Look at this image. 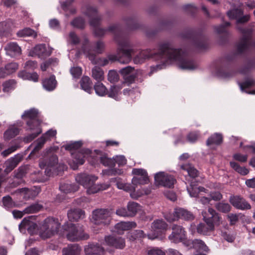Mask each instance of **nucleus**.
<instances>
[{"mask_svg":"<svg viewBox=\"0 0 255 255\" xmlns=\"http://www.w3.org/2000/svg\"><path fill=\"white\" fill-rule=\"evenodd\" d=\"M42 83L43 88L48 91L54 90L57 84L55 76L54 75H52L49 78L43 79Z\"/></svg>","mask_w":255,"mask_h":255,"instance_id":"26","label":"nucleus"},{"mask_svg":"<svg viewBox=\"0 0 255 255\" xmlns=\"http://www.w3.org/2000/svg\"><path fill=\"white\" fill-rule=\"evenodd\" d=\"M82 145V143L81 141H75L65 145L64 147L66 150L74 152L80 149Z\"/></svg>","mask_w":255,"mask_h":255,"instance_id":"54","label":"nucleus"},{"mask_svg":"<svg viewBox=\"0 0 255 255\" xmlns=\"http://www.w3.org/2000/svg\"><path fill=\"white\" fill-rule=\"evenodd\" d=\"M168 225L163 220H155L151 224V233L147 234L149 239L153 240L165 233L167 229Z\"/></svg>","mask_w":255,"mask_h":255,"instance_id":"9","label":"nucleus"},{"mask_svg":"<svg viewBox=\"0 0 255 255\" xmlns=\"http://www.w3.org/2000/svg\"><path fill=\"white\" fill-rule=\"evenodd\" d=\"M86 14L90 18V24L95 28L94 33L96 36L101 37L105 35L106 31H109L114 34L118 38L121 39L123 37V32L120 27L118 25H112L108 29L100 28L98 26L100 24L101 21V16L98 15L97 10L96 8L88 6L87 8Z\"/></svg>","mask_w":255,"mask_h":255,"instance_id":"2","label":"nucleus"},{"mask_svg":"<svg viewBox=\"0 0 255 255\" xmlns=\"http://www.w3.org/2000/svg\"><path fill=\"white\" fill-rule=\"evenodd\" d=\"M21 160V158L19 156L16 155L6 161L5 163V168L4 172L8 173L11 172L17 166Z\"/></svg>","mask_w":255,"mask_h":255,"instance_id":"29","label":"nucleus"},{"mask_svg":"<svg viewBox=\"0 0 255 255\" xmlns=\"http://www.w3.org/2000/svg\"><path fill=\"white\" fill-rule=\"evenodd\" d=\"M81 48L83 53L86 55L87 57L89 58V59L93 64H99L101 66H104L109 63V60L107 59H96V55L95 53H92L91 50L90 49L88 44V39L87 38H84L82 42Z\"/></svg>","mask_w":255,"mask_h":255,"instance_id":"11","label":"nucleus"},{"mask_svg":"<svg viewBox=\"0 0 255 255\" xmlns=\"http://www.w3.org/2000/svg\"><path fill=\"white\" fill-rule=\"evenodd\" d=\"M237 29L243 36L237 45V52L242 54L250 48L253 31L252 28H243L239 26H237Z\"/></svg>","mask_w":255,"mask_h":255,"instance_id":"6","label":"nucleus"},{"mask_svg":"<svg viewBox=\"0 0 255 255\" xmlns=\"http://www.w3.org/2000/svg\"><path fill=\"white\" fill-rule=\"evenodd\" d=\"M10 29L9 25L6 22H0V35H4L7 34Z\"/></svg>","mask_w":255,"mask_h":255,"instance_id":"62","label":"nucleus"},{"mask_svg":"<svg viewBox=\"0 0 255 255\" xmlns=\"http://www.w3.org/2000/svg\"><path fill=\"white\" fill-rule=\"evenodd\" d=\"M240 88L243 91L249 94L255 95V90L252 91H246V89L250 88L255 85V81L253 79H249L246 81L240 83Z\"/></svg>","mask_w":255,"mask_h":255,"instance_id":"38","label":"nucleus"},{"mask_svg":"<svg viewBox=\"0 0 255 255\" xmlns=\"http://www.w3.org/2000/svg\"><path fill=\"white\" fill-rule=\"evenodd\" d=\"M86 188L87 189V192L89 194H95L97 193L99 191L103 190L101 185H96L95 183H93Z\"/></svg>","mask_w":255,"mask_h":255,"instance_id":"58","label":"nucleus"},{"mask_svg":"<svg viewBox=\"0 0 255 255\" xmlns=\"http://www.w3.org/2000/svg\"><path fill=\"white\" fill-rule=\"evenodd\" d=\"M61 223L57 218L48 217L43 221L40 227L39 236L43 239L50 238L57 234Z\"/></svg>","mask_w":255,"mask_h":255,"instance_id":"5","label":"nucleus"},{"mask_svg":"<svg viewBox=\"0 0 255 255\" xmlns=\"http://www.w3.org/2000/svg\"><path fill=\"white\" fill-rule=\"evenodd\" d=\"M42 208V206L39 204H34L26 207L24 212L26 214H31L39 211Z\"/></svg>","mask_w":255,"mask_h":255,"instance_id":"55","label":"nucleus"},{"mask_svg":"<svg viewBox=\"0 0 255 255\" xmlns=\"http://www.w3.org/2000/svg\"><path fill=\"white\" fill-rule=\"evenodd\" d=\"M96 93L100 96L106 95L107 89L101 82H97L94 86Z\"/></svg>","mask_w":255,"mask_h":255,"instance_id":"45","label":"nucleus"},{"mask_svg":"<svg viewBox=\"0 0 255 255\" xmlns=\"http://www.w3.org/2000/svg\"><path fill=\"white\" fill-rule=\"evenodd\" d=\"M86 255H104V248L97 243H89L84 248Z\"/></svg>","mask_w":255,"mask_h":255,"instance_id":"19","label":"nucleus"},{"mask_svg":"<svg viewBox=\"0 0 255 255\" xmlns=\"http://www.w3.org/2000/svg\"><path fill=\"white\" fill-rule=\"evenodd\" d=\"M9 75L15 72L18 69V64L16 62H10L4 66Z\"/></svg>","mask_w":255,"mask_h":255,"instance_id":"56","label":"nucleus"},{"mask_svg":"<svg viewBox=\"0 0 255 255\" xmlns=\"http://www.w3.org/2000/svg\"><path fill=\"white\" fill-rule=\"evenodd\" d=\"M215 207L218 211L223 213H229L232 209V207L229 203L223 202L217 203Z\"/></svg>","mask_w":255,"mask_h":255,"instance_id":"48","label":"nucleus"},{"mask_svg":"<svg viewBox=\"0 0 255 255\" xmlns=\"http://www.w3.org/2000/svg\"><path fill=\"white\" fill-rule=\"evenodd\" d=\"M4 49L6 55L11 57H16L20 56L21 54V49L16 42H8L4 47Z\"/></svg>","mask_w":255,"mask_h":255,"instance_id":"22","label":"nucleus"},{"mask_svg":"<svg viewBox=\"0 0 255 255\" xmlns=\"http://www.w3.org/2000/svg\"><path fill=\"white\" fill-rule=\"evenodd\" d=\"M115 40L119 45L117 54L109 55V61H118L122 64L128 63L131 60V53L133 52V49L130 48L131 46L128 40L124 37L119 39L117 36L115 37Z\"/></svg>","mask_w":255,"mask_h":255,"instance_id":"3","label":"nucleus"},{"mask_svg":"<svg viewBox=\"0 0 255 255\" xmlns=\"http://www.w3.org/2000/svg\"><path fill=\"white\" fill-rule=\"evenodd\" d=\"M136 227L134 222H121L115 225V229L119 234H123L124 231L129 230Z\"/></svg>","mask_w":255,"mask_h":255,"instance_id":"25","label":"nucleus"},{"mask_svg":"<svg viewBox=\"0 0 255 255\" xmlns=\"http://www.w3.org/2000/svg\"><path fill=\"white\" fill-rule=\"evenodd\" d=\"M38 111L34 109H31L28 111H25L22 116L23 119H28L26 122L27 125L29 127V129H32L33 126H40L38 118Z\"/></svg>","mask_w":255,"mask_h":255,"instance_id":"16","label":"nucleus"},{"mask_svg":"<svg viewBox=\"0 0 255 255\" xmlns=\"http://www.w3.org/2000/svg\"><path fill=\"white\" fill-rule=\"evenodd\" d=\"M175 213L178 215V219H181L185 221H192L195 218L194 215L191 212L183 208H176Z\"/></svg>","mask_w":255,"mask_h":255,"instance_id":"27","label":"nucleus"},{"mask_svg":"<svg viewBox=\"0 0 255 255\" xmlns=\"http://www.w3.org/2000/svg\"><path fill=\"white\" fill-rule=\"evenodd\" d=\"M91 150L88 149H83L80 151H76L71 152V155L73 158V161L76 164L75 167H73V169L77 168L78 165H82L85 162V158H87V156L91 154Z\"/></svg>","mask_w":255,"mask_h":255,"instance_id":"18","label":"nucleus"},{"mask_svg":"<svg viewBox=\"0 0 255 255\" xmlns=\"http://www.w3.org/2000/svg\"><path fill=\"white\" fill-rule=\"evenodd\" d=\"M62 229L63 231L60 235L65 237L69 241L78 242L89 238V235L78 224L66 222L62 225Z\"/></svg>","mask_w":255,"mask_h":255,"instance_id":"4","label":"nucleus"},{"mask_svg":"<svg viewBox=\"0 0 255 255\" xmlns=\"http://www.w3.org/2000/svg\"><path fill=\"white\" fill-rule=\"evenodd\" d=\"M88 44L92 53H95V55L96 54H102L104 51L105 44L102 41H97L95 44V47L93 49L92 48L89 40Z\"/></svg>","mask_w":255,"mask_h":255,"instance_id":"49","label":"nucleus"},{"mask_svg":"<svg viewBox=\"0 0 255 255\" xmlns=\"http://www.w3.org/2000/svg\"><path fill=\"white\" fill-rule=\"evenodd\" d=\"M132 173L136 176L133 177L132 184L137 186L138 185H143L148 183L149 179L146 171L141 168H134Z\"/></svg>","mask_w":255,"mask_h":255,"instance_id":"14","label":"nucleus"},{"mask_svg":"<svg viewBox=\"0 0 255 255\" xmlns=\"http://www.w3.org/2000/svg\"><path fill=\"white\" fill-rule=\"evenodd\" d=\"M82 89L90 94L93 90V82L89 77L84 76L80 81Z\"/></svg>","mask_w":255,"mask_h":255,"instance_id":"31","label":"nucleus"},{"mask_svg":"<svg viewBox=\"0 0 255 255\" xmlns=\"http://www.w3.org/2000/svg\"><path fill=\"white\" fill-rule=\"evenodd\" d=\"M92 77L97 82H102L104 80V72L102 68L99 66H95L92 69Z\"/></svg>","mask_w":255,"mask_h":255,"instance_id":"32","label":"nucleus"},{"mask_svg":"<svg viewBox=\"0 0 255 255\" xmlns=\"http://www.w3.org/2000/svg\"><path fill=\"white\" fill-rule=\"evenodd\" d=\"M171 229L172 232L168 236L170 241L174 243H178L185 240L186 233L182 226L173 224Z\"/></svg>","mask_w":255,"mask_h":255,"instance_id":"13","label":"nucleus"},{"mask_svg":"<svg viewBox=\"0 0 255 255\" xmlns=\"http://www.w3.org/2000/svg\"><path fill=\"white\" fill-rule=\"evenodd\" d=\"M181 168L186 171L192 178H195L198 176V171L191 164H185L181 166Z\"/></svg>","mask_w":255,"mask_h":255,"instance_id":"36","label":"nucleus"},{"mask_svg":"<svg viewBox=\"0 0 255 255\" xmlns=\"http://www.w3.org/2000/svg\"><path fill=\"white\" fill-rule=\"evenodd\" d=\"M157 55L162 58L173 60L178 62L179 67L182 69L193 70L196 66L192 60L187 58L186 54L181 49H175L171 43L164 42L158 45V51L156 54L150 53L148 50L143 51L139 55L133 58L135 64L142 63L144 59Z\"/></svg>","mask_w":255,"mask_h":255,"instance_id":"1","label":"nucleus"},{"mask_svg":"<svg viewBox=\"0 0 255 255\" xmlns=\"http://www.w3.org/2000/svg\"><path fill=\"white\" fill-rule=\"evenodd\" d=\"M214 229V226L209 221L208 223H200L197 227V233L204 235H207L209 233L213 231Z\"/></svg>","mask_w":255,"mask_h":255,"instance_id":"30","label":"nucleus"},{"mask_svg":"<svg viewBox=\"0 0 255 255\" xmlns=\"http://www.w3.org/2000/svg\"><path fill=\"white\" fill-rule=\"evenodd\" d=\"M18 76L25 80H29L33 82H37L39 76L36 72L29 73L25 71H21L18 72Z\"/></svg>","mask_w":255,"mask_h":255,"instance_id":"35","label":"nucleus"},{"mask_svg":"<svg viewBox=\"0 0 255 255\" xmlns=\"http://www.w3.org/2000/svg\"><path fill=\"white\" fill-rule=\"evenodd\" d=\"M46 141L47 138L44 135H42L40 137L38 138L36 140V145L31 151V154L38 152L42 148Z\"/></svg>","mask_w":255,"mask_h":255,"instance_id":"50","label":"nucleus"},{"mask_svg":"<svg viewBox=\"0 0 255 255\" xmlns=\"http://www.w3.org/2000/svg\"><path fill=\"white\" fill-rule=\"evenodd\" d=\"M19 132V128L16 127H9L4 133V138L6 140H9L17 135Z\"/></svg>","mask_w":255,"mask_h":255,"instance_id":"37","label":"nucleus"},{"mask_svg":"<svg viewBox=\"0 0 255 255\" xmlns=\"http://www.w3.org/2000/svg\"><path fill=\"white\" fill-rule=\"evenodd\" d=\"M108 80L112 83L117 82L119 80V75L115 70H110L108 74Z\"/></svg>","mask_w":255,"mask_h":255,"instance_id":"57","label":"nucleus"},{"mask_svg":"<svg viewBox=\"0 0 255 255\" xmlns=\"http://www.w3.org/2000/svg\"><path fill=\"white\" fill-rule=\"evenodd\" d=\"M111 215L108 209H97L92 212V219L95 224L106 226L110 224Z\"/></svg>","mask_w":255,"mask_h":255,"instance_id":"7","label":"nucleus"},{"mask_svg":"<svg viewBox=\"0 0 255 255\" xmlns=\"http://www.w3.org/2000/svg\"><path fill=\"white\" fill-rule=\"evenodd\" d=\"M121 90V87L117 85H113L111 86L108 91L107 90V93H106V95L108 96V97L113 98L116 100H119V94Z\"/></svg>","mask_w":255,"mask_h":255,"instance_id":"42","label":"nucleus"},{"mask_svg":"<svg viewBox=\"0 0 255 255\" xmlns=\"http://www.w3.org/2000/svg\"><path fill=\"white\" fill-rule=\"evenodd\" d=\"M81 247L77 244H70L62 250V255H80Z\"/></svg>","mask_w":255,"mask_h":255,"instance_id":"23","label":"nucleus"},{"mask_svg":"<svg viewBox=\"0 0 255 255\" xmlns=\"http://www.w3.org/2000/svg\"><path fill=\"white\" fill-rule=\"evenodd\" d=\"M59 189L64 193H68L77 191L79 189V187L76 184L63 183L60 185Z\"/></svg>","mask_w":255,"mask_h":255,"instance_id":"40","label":"nucleus"},{"mask_svg":"<svg viewBox=\"0 0 255 255\" xmlns=\"http://www.w3.org/2000/svg\"><path fill=\"white\" fill-rule=\"evenodd\" d=\"M113 158L114 160V167L116 163L119 166H123L127 164V159L123 155H117Z\"/></svg>","mask_w":255,"mask_h":255,"instance_id":"60","label":"nucleus"},{"mask_svg":"<svg viewBox=\"0 0 255 255\" xmlns=\"http://www.w3.org/2000/svg\"><path fill=\"white\" fill-rule=\"evenodd\" d=\"M97 179V177L95 176L88 175L85 173L79 174L75 177L77 182L86 188L95 183Z\"/></svg>","mask_w":255,"mask_h":255,"instance_id":"21","label":"nucleus"},{"mask_svg":"<svg viewBox=\"0 0 255 255\" xmlns=\"http://www.w3.org/2000/svg\"><path fill=\"white\" fill-rule=\"evenodd\" d=\"M227 15L231 19H237L243 15V11L241 9L235 8L228 11Z\"/></svg>","mask_w":255,"mask_h":255,"instance_id":"52","label":"nucleus"},{"mask_svg":"<svg viewBox=\"0 0 255 255\" xmlns=\"http://www.w3.org/2000/svg\"><path fill=\"white\" fill-rule=\"evenodd\" d=\"M140 205L139 204L134 202H129L127 205L128 212L129 216L134 217L139 209Z\"/></svg>","mask_w":255,"mask_h":255,"instance_id":"41","label":"nucleus"},{"mask_svg":"<svg viewBox=\"0 0 255 255\" xmlns=\"http://www.w3.org/2000/svg\"><path fill=\"white\" fill-rule=\"evenodd\" d=\"M145 237L146 235L142 230H136L131 233L129 239L130 241H133L137 239L144 238Z\"/></svg>","mask_w":255,"mask_h":255,"instance_id":"51","label":"nucleus"},{"mask_svg":"<svg viewBox=\"0 0 255 255\" xmlns=\"http://www.w3.org/2000/svg\"><path fill=\"white\" fill-rule=\"evenodd\" d=\"M33 51L38 57L42 58L50 56L52 49L48 51L45 44H39L35 46Z\"/></svg>","mask_w":255,"mask_h":255,"instance_id":"28","label":"nucleus"},{"mask_svg":"<svg viewBox=\"0 0 255 255\" xmlns=\"http://www.w3.org/2000/svg\"><path fill=\"white\" fill-rule=\"evenodd\" d=\"M96 155H91L88 157V160L92 165H94L98 163V161L105 166L110 167H114V160L113 158H109L108 154L103 153L99 150H95Z\"/></svg>","mask_w":255,"mask_h":255,"instance_id":"10","label":"nucleus"},{"mask_svg":"<svg viewBox=\"0 0 255 255\" xmlns=\"http://www.w3.org/2000/svg\"><path fill=\"white\" fill-rule=\"evenodd\" d=\"M103 245L122 250L126 246V241L122 237L109 235L105 237Z\"/></svg>","mask_w":255,"mask_h":255,"instance_id":"15","label":"nucleus"},{"mask_svg":"<svg viewBox=\"0 0 255 255\" xmlns=\"http://www.w3.org/2000/svg\"><path fill=\"white\" fill-rule=\"evenodd\" d=\"M147 255H166L165 253L158 248H152L148 250Z\"/></svg>","mask_w":255,"mask_h":255,"instance_id":"64","label":"nucleus"},{"mask_svg":"<svg viewBox=\"0 0 255 255\" xmlns=\"http://www.w3.org/2000/svg\"><path fill=\"white\" fill-rule=\"evenodd\" d=\"M229 201L237 209L245 210L251 209V205L241 196H231L229 198Z\"/></svg>","mask_w":255,"mask_h":255,"instance_id":"17","label":"nucleus"},{"mask_svg":"<svg viewBox=\"0 0 255 255\" xmlns=\"http://www.w3.org/2000/svg\"><path fill=\"white\" fill-rule=\"evenodd\" d=\"M134 67H132L131 66H127L126 67L121 69L120 70V73L124 77L126 76H128L131 74L134 73Z\"/></svg>","mask_w":255,"mask_h":255,"instance_id":"61","label":"nucleus"},{"mask_svg":"<svg viewBox=\"0 0 255 255\" xmlns=\"http://www.w3.org/2000/svg\"><path fill=\"white\" fill-rule=\"evenodd\" d=\"M178 216V215L175 213V209L173 213H167V214L164 215V218L167 222L172 223L179 220Z\"/></svg>","mask_w":255,"mask_h":255,"instance_id":"59","label":"nucleus"},{"mask_svg":"<svg viewBox=\"0 0 255 255\" xmlns=\"http://www.w3.org/2000/svg\"><path fill=\"white\" fill-rule=\"evenodd\" d=\"M32 129H30V130H33L34 131L31 133H30L26 135L24 137V140L26 142H30L32 140H33L34 138H35L39 134L41 133L42 132V130L40 128V126H33Z\"/></svg>","mask_w":255,"mask_h":255,"instance_id":"39","label":"nucleus"},{"mask_svg":"<svg viewBox=\"0 0 255 255\" xmlns=\"http://www.w3.org/2000/svg\"><path fill=\"white\" fill-rule=\"evenodd\" d=\"M85 212L81 209H71L67 212V217L71 222L77 221L81 218H83Z\"/></svg>","mask_w":255,"mask_h":255,"instance_id":"24","label":"nucleus"},{"mask_svg":"<svg viewBox=\"0 0 255 255\" xmlns=\"http://www.w3.org/2000/svg\"><path fill=\"white\" fill-rule=\"evenodd\" d=\"M223 142V136L221 134L215 133L211 135L207 140L206 144L208 146L212 144L220 145Z\"/></svg>","mask_w":255,"mask_h":255,"instance_id":"33","label":"nucleus"},{"mask_svg":"<svg viewBox=\"0 0 255 255\" xmlns=\"http://www.w3.org/2000/svg\"><path fill=\"white\" fill-rule=\"evenodd\" d=\"M70 73L74 78L79 79L82 75V69L79 67H74L71 68Z\"/></svg>","mask_w":255,"mask_h":255,"instance_id":"63","label":"nucleus"},{"mask_svg":"<svg viewBox=\"0 0 255 255\" xmlns=\"http://www.w3.org/2000/svg\"><path fill=\"white\" fill-rule=\"evenodd\" d=\"M16 35L18 37H19L31 36L36 37L37 36V34L34 30L29 27L24 28L23 29L19 30L17 32Z\"/></svg>","mask_w":255,"mask_h":255,"instance_id":"46","label":"nucleus"},{"mask_svg":"<svg viewBox=\"0 0 255 255\" xmlns=\"http://www.w3.org/2000/svg\"><path fill=\"white\" fill-rule=\"evenodd\" d=\"M192 245L194 249L199 251L208 252L209 250L205 243L201 240L195 239L193 240Z\"/></svg>","mask_w":255,"mask_h":255,"instance_id":"43","label":"nucleus"},{"mask_svg":"<svg viewBox=\"0 0 255 255\" xmlns=\"http://www.w3.org/2000/svg\"><path fill=\"white\" fill-rule=\"evenodd\" d=\"M154 181L156 185L169 188H173L176 181L173 176L164 172L157 173L154 176Z\"/></svg>","mask_w":255,"mask_h":255,"instance_id":"12","label":"nucleus"},{"mask_svg":"<svg viewBox=\"0 0 255 255\" xmlns=\"http://www.w3.org/2000/svg\"><path fill=\"white\" fill-rule=\"evenodd\" d=\"M230 165L234 170L242 175H247L249 172V170L247 168L241 167L239 163L235 161H231Z\"/></svg>","mask_w":255,"mask_h":255,"instance_id":"44","label":"nucleus"},{"mask_svg":"<svg viewBox=\"0 0 255 255\" xmlns=\"http://www.w3.org/2000/svg\"><path fill=\"white\" fill-rule=\"evenodd\" d=\"M207 216H203V219L205 223L210 222L214 227L215 226H219L221 223V217L212 208H209Z\"/></svg>","mask_w":255,"mask_h":255,"instance_id":"20","label":"nucleus"},{"mask_svg":"<svg viewBox=\"0 0 255 255\" xmlns=\"http://www.w3.org/2000/svg\"><path fill=\"white\" fill-rule=\"evenodd\" d=\"M196 47L200 50L206 49L208 47V44L206 39L202 35H197L194 38Z\"/></svg>","mask_w":255,"mask_h":255,"instance_id":"34","label":"nucleus"},{"mask_svg":"<svg viewBox=\"0 0 255 255\" xmlns=\"http://www.w3.org/2000/svg\"><path fill=\"white\" fill-rule=\"evenodd\" d=\"M85 20L81 17L75 18L71 22V24L74 27L83 29L85 27Z\"/></svg>","mask_w":255,"mask_h":255,"instance_id":"53","label":"nucleus"},{"mask_svg":"<svg viewBox=\"0 0 255 255\" xmlns=\"http://www.w3.org/2000/svg\"><path fill=\"white\" fill-rule=\"evenodd\" d=\"M58 157L56 155H52L39 160V166L41 169H45V173L47 176L53 175L58 164Z\"/></svg>","mask_w":255,"mask_h":255,"instance_id":"8","label":"nucleus"},{"mask_svg":"<svg viewBox=\"0 0 255 255\" xmlns=\"http://www.w3.org/2000/svg\"><path fill=\"white\" fill-rule=\"evenodd\" d=\"M32 216L24 218L21 221L19 227V228H23L27 229L28 231L30 230V228L35 229L36 227V224L31 222L30 219H31Z\"/></svg>","mask_w":255,"mask_h":255,"instance_id":"47","label":"nucleus"}]
</instances>
